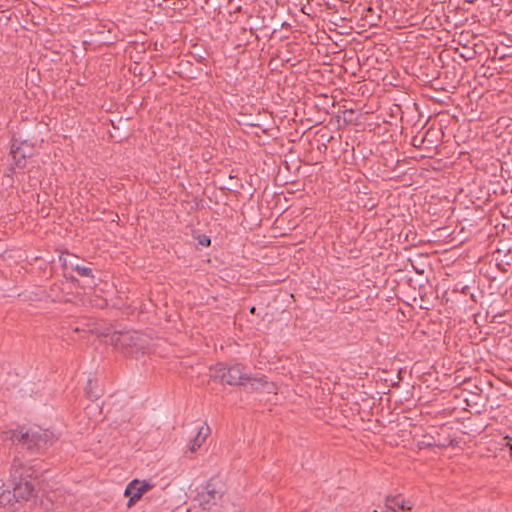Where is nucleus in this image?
<instances>
[{"mask_svg":"<svg viewBox=\"0 0 512 512\" xmlns=\"http://www.w3.org/2000/svg\"><path fill=\"white\" fill-rule=\"evenodd\" d=\"M209 434H210L209 426H207V425L201 426L197 432V435L195 436V438L192 441V444L190 446V451L196 452L202 446V444L205 442V440L207 439Z\"/></svg>","mask_w":512,"mask_h":512,"instance_id":"nucleus-8","label":"nucleus"},{"mask_svg":"<svg viewBox=\"0 0 512 512\" xmlns=\"http://www.w3.org/2000/svg\"><path fill=\"white\" fill-rule=\"evenodd\" d=\"M386 508L393 511H396L397 508L401 510H411L412 505L409 501H406L400 495L388 496L386 498Z\"/></svg>","mask_w":512,"mask_h":512,"instance_id":"nucleus-7","label":"nucleus"},{"mask_svg":"<svg viewBox=\"0 0 512 512\" xmlns=\"http://www.w3.org/2000/svg\"><path fill=\"white\" fill-rule=\"evenodd\" d=\"M9 438L15 445V456L10 467V479L12 482L32 478L36 470L27 461L20 458L19 454L26 450L31 454L40 453L54 443V435L40 427H19L10 432Z\"/></svg>","mask_w":512,"mask_h":512,"instance_id":"nucleus-1","label":"nucleus"},{"mask_svg":"<svg viewBox=\"0 0 512 512\" xmlns=\"http://www.w3.org/2000/svg\"><path fill=\"white\" fill-rule=\"evenodd\" d=\"M152 487L153 485L146 481H140L137 479L131 481L124 492L125 496L129 497L127 506L132 507L142 497V495Z\"/></svg>","mask_w":512,"mask_h":512,"instance_id":"nucleus-3","label":"nucleus"},{"mask_svg":"<svg viewBox=\"0 0 512 512\" xmlns=\"http://www.w3.org/2000/svg\"><path fill=\"white\" fill-rule=\"evenodd\" d=\"M199 244L202 246H209L210 245V238L206 235H202L199 237Z\"/></svg>","mask_w":512,"mask_h":512,"instance_id":"nucleus-13","label":"nucleus"},{"mask_svg":"<svg viewBox=\"0 0 512 512\" xmlns=\"http://www.w3.org/2000/svg\"><path fill=\"white\" fill-rule=\"evenodd\" d=\"M15 503L16 502H15L14 492L10 491L8 489L0 488V506L13 507Z\"/></svg>","mask_w":512,"mask_h":512,"instance_id":"nucleus-10","label":"nucleus"},{"mask_svg":"<svg viewBox=\"0 0 512 512\" xmlns=\"http://www.w3.org/2000/svg\"><path fill=\"white\" fill-rule=\"evenodd\" d=\"M91 384H92V381H91V380H89V381H88V383H87L88 387H90V386H91Z\"/></svg>","mask_w":512,"mask_h":512,"instance_id":"nucleus-16","label":"nucleus"},{"mask_svg":"<svg viewBox=\"0 0 512 512\" xmlns=\"http://www.w3.org/2000/svg\"><path fill=\"white\" fill-rule=\"evenodd\" d=\"M224 494V483L218 478H211L203 489L198 492L194 500L203 510H210L221 501Z\"/></svg>","mask_w":512,"mask_h":512,"instance_id":"nucleus-2","label":"nucleus"},{"mask_svg":"<svg viewBox=\"0 0 512 512\" xmlns=\"http://www.w3.org/2000/svg\"><path fill=\"white\" fill-rule=\"evenodd\" d=\"M87 395L90 399L97 398L98 396L96 394H93L91 391H87Z\"/></svg>","mask_w":512,"mask_h":512,"instance_id":"nucleus-14","label":"nucleus"},{"mask_svg":"<svg viewBox=\"0 0 512 512\" xmlns=\"http://www.w3.org/2000/svg\"><path fill=\"white\" fill-rule=\"evenodd\" d=\"M11 154L15 160V164L17 167L21 168L25 165V156L23 154L18 156V151L12 150Z\"/></svg>","mask_w":512,"mask_h":512,"instance_id":"nucleus-12","label":"nucleus"},{"mask_svg":"<svg viewBox=\"0 0 512 512\" xmlns=\"http://www.w3.org/2000/svg\"><path fill=\"white\" fill-rule=\"evenodd\" d=\"M14 484L13 492L15 502L29 501L36 496V489L34 484L28 480H20L12 482Z\"/></svg>","mask_w":512,"mask_h":512,"instance_id":"nucleus-5","label":"nucleus"},{"mask_svg":"<svg viewBox=\"0 0 512 512\" xmlns=\"http://www.w3.org/2000/svg\"><path fill=\"white\" fill-rule=\"evenodd\" d=\"M74 270L78 273V275L83 276V277H92L93 276L92 269L87 266L76 265Z\"/></svg>","mask_w":512,"mask_h":512,"instance_id":"nucleus-11","label":"nucleus"},{"mask_svg":"<svg viewBox=\"0 0 512 512\" xmlns=\"http://www.w3.org/2000/svg\"><path fill=\"white\" fill-rule=\"evenodd\" d=\"M140 340V334L136 331L114 332L111 335V343L117 348L137 347Z\"/></svg>","mask_w":512,"mask_h":512,"instance_id":"nucleus-6","label":"nucleus"},{"mask_svg":"<svg viewBox=\"0 0 512 512\" xmlns=\"http://www.w3.org/2000/svg\"><path fill=\"white\" fill-rule=\"evenodd\" d=\"M226 383L228 385H243L245 381H252V378L245 372V367L241 364L227 366ZM253 381L260 383L261 379L254 378Z\"/></svg>","mask_w":512,"mask_h":512,"instance_id":"nucleus-4","label":"nucleus"},{"mask_svg":"<svg viewBox=\"0 0 512 512\" xmlns=\"http://www.w3.org/2000/svg\"><path fill=\"white\" fill-rule=\"evenodd\" d=\"M507 445L510 447V455H511V457H512V443L507 442Z\"/></svg>","mask_w":512,"mask_h":512,"instance_id":"nucleus-15","label":"nucleus"},{"mask_svg":"<svg viewBox=\"0 0 512 512\" xmlns=\"http://www.w3.org/2000/svg\"><path fill=\"white\" fill-rule=\"evenodd\" d=\"M227 366L223 363H218L210 369V376L214 380L226 383Z\"/></svg>","mask_w":512,"mask_h":512,"instance_id":"nucleus-9","label":"nucleus"}]
</instances>
